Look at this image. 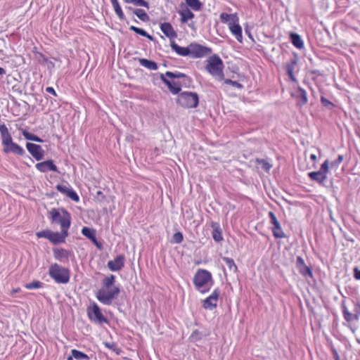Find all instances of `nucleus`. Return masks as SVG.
<instances>
[{"label": "nucleus", "instance_id": "obj_7", "mask_svg": "<svg viewBox=\"0 0 360 360\" xmlns=\"http://www.w3.org/2000/svg\"><path fill=\"white\" fill-rule=\"evenodd\" d=\"M86 314L92 323L99 325L108 323V319L102 314L99 306L94 301L87 307Z\"/></svg>", "mask_w": 360, "mask_h": 360}, {"label": "nucleus", "instance_id": "obj_35", "mask_svg": "<svg viewBox=\"0 0 360 360\" xmlns=\"http://www.w3.org/2000/svg\"><path fill=\"white\" fill-rule=\"evenodd\" d=\"M115 282V276L114 275H110V276L105 277L103 280V286L102 288H111L112 287H116L114 285Z\"/></svg>", "mask_w": 360, "mask_h": 360}, {"label": "nucleus", "instance_id": "obj_13", "mask_svg": "<svg viewBox=\"0 0 360 360\" xmlns=\"http://www.w3.org/2000/svg\"><path fill=\"white\" fill-rule=\"evenodd\" d=\"M160 77L162 82L167 86L169 91L174 95L179 94L182 86H184L181 81L169 80L165 77L164 74H160Z\"/></svg>", "mask_w": 360, "mask_h": 360}, {"label": "nucleus", "instance_id": "obj_57", "mask_svg": "<svg viewBox=\"0 0 360 360\" xmlns=\"http://www.w3.org/2000/svg\"><path fill=\"white\" fill-rule=\"evenodd\" d=\"M6 74V70L3 68H0V75Z\"/></svg>", "mask_w": 360, "mask_h": 360}, {"label": "nucleus", "instance_id": "obj_16", "mask_svg": "<svg viewBox=\"0 0 360 360\" xmlns=\"http://www.w3.org/2000/svg\"><path fill=\"white\" fill-rule=\"evenodd\" d=\"M124 266V256L122 255H117L114 259L108 262V267L112 271H118Z\"/></svg>", "mask_w": 360, "mask_h": 360}, {"label": "nucleus", "instance_id": "obj_41", "mask_svg": "<svg viewBox=\"0 0 360 360\" xmlns=\"http://www.w3.org/2000/svg\"><path fill=\"white\" fill-rule=\"evenodd\" d=\"M44 285V283L39 281H34L33 282L26 283L25 285V288L28 290H32V289H39L41 288Z\"/></svg>", "mask_w": 360, "mask_h": 360}, {"label": "nucleus", "instance_id": "obj_37", "mask_svg": "<svg viewBox=\"0 0 360 360\" xmlns=\"http://www.w3.org/2000/svg\"><path fill=\"white\" fill-rule=\"evenodd\" d=\"M272 232L276 238H283L285 237L280 224L273 226Z\"/></svg>", "mask_w": 360, "mask_h": 360}, {"label": "nucleus", "instance_id": "obj_45", "mask_svg": "<svg viewBox=\"0 0 360 360\" xmlns=\"http://www.w3.org/2000/svg\"><path fill=\"white\" fill-rule=\"evenodd\" d=\"M131 4L136 6H143L145 8H149V4L145 0H131Z\"/></svg>", "mask_w": 360, "mask_h": 360}, {"label": "nucleus", "instance_id": "obj_15", "mask_svg": "<svg viewBox=\"0 0 360 360\" xmlns=\"http://www.w3.org/2000/svg\"><path fill=\"white\" fill-rule=\"evenodd\" d=\"M26 148L30 155L37 160L39 161L42 160L44 157V150L41 148V146L32 143H27Z\"/></svg>", "mask_w": 360, "mask_h": 360}, {"label": "nucleus", "instance_id": "obj_26", "mask_svg": "<svg viewBox=\"0 0 360 360\" xmlns=\"http://www.w3.org/2000/svg\"><path fill=\"white\" fill-rule=\"evenodd\" d=\"M212 228L213 229L212 236L213 239L216 242H220L223 240L222 234H221V230L220 229L219 225L217 223H212L211 225Z\"/></svg>", "mask_w": 360, "mask_h": 360}, {"label": "nucleus", "instance_id": "obj_29", "mask_svg": "<svg viewBox=\"0 0 360 360\" xmlns=\"http://www.w3.org/2000/svg\"><path fill=\"white\" fill-rule=\"evenodd\" d=\"M81 233L92 242H96V231L94 229L84 226L82 228Z\"/></svg>", "mask_w": 360, "mask_h": 360}, {"label": "nucleus", "instance_id": "obj_23", "mask_svg": "<svg viewBox=\"0 0 360 360\" xmlns=\"http://www.w3.org/2000/svg\"><path fill=\"white\" fill-rule=\"evenodd\" d=\"M297 267L299 270V272L303 276H312L311 270L309 266H307L304 259L301 257H297L296 261Z\"/></svg>", "mask_w": 360, "mask_h": 360}, {"label": "nucleus", "instance_id": "obj_8", "mask_svg": "<svg viewBox=\"0 0 360 360\" xmlns=\"http://www.w3.org/2000/svg\"><path fill=\"white\" fill-rule=\"evenodd\" d=\"M176 103L184 108H194L198 105L199 98L195 92L184 91L178 95Z\"/></svg>", "mask_w": 360, "mask_h": 360}, {"label": "nucleus", "instance_id": "obj_4", "mask_svg": "<svg viewBox=\"0 0 360 360\" xmlns=\"http://www.w3.org/2000/svg\"><path fill=\"white\" fill-rule=\"evenodd\" d=\"M49 276L56 283L66 284L70 279V271L57 263H53L49 268Z\"/></svg>", "mask_w": 360, "mask_h": 360}, {"label": "nucleus", "instance_id": "obj_39", "mask_svg": "<svg viewBox=\"0 0 360 360\" xmlns=\"http://www.w3.org/2000/svg\"><path fill=\"white\" fill-rule=\"evenodd\" d=\"M71 354H72V356H74V358L77 360H82V359L89 360V357L88 356V355H86L84 352H80L75 349H73L71 350Z\"/></svg>", "mask_w": 360, "mask_h": 360}, {"label": "nucleus", "instance_id": "obj_56", "mask_svg": "<svg viewBox=\"0 0 360 360\" xmlns=\"http://www.w3.org/2000/svg\"><path fill=\"white\" fill-rule=\"evenodd\" d=\"M99 249L101 248V244L97 241V239L96 238V242H93Z\"/></svg>", "mask_w": 360, "mask_h": 360}, {"label": "nucleus", "instance_id": "obj_31", "mask_svg": "<svg viewBox=\"0 0 360 360\" xmlns=\"http://www.w3.org/2000/svg\"><path fill=\"white\" fill-rule=\"evenodd\" d=\"M297 98H299V103L300 105H304L307 103L308 98L306 91L302 87H299L297 91Z\"/></svg>", "mask_w": 360, "mask_h": 360}, {"label": "nucleus", "instance_id": "obj_55", "mask_svg": "<svg viewBox=\"0 0 360 360\" xmlns=\"http://www.w3.org/2000/svg\"><path fill=\"white\" fill-rule=\"evenodd\" d=\"M105 346L107 347V348H109V349H113L115 350V347H116L114 343H110V342H105Z\"/></svg>", "mask_w": 360, "mask_h": 360}, {"label": "nucleus", "instance_id": "obj_38", "mask_svg": "<svg viewBox=\"0 0 360 360\" xmlns=\"http://www.w3.org/2000/svg\"><path fill=\"white\" fill-rule=\"evenodd\" d=\"M188 6L191 7L193 10L198 11L202 8V3L200 0H185Z\"/></svg>", "mask_w": 360, "mask_h": 360}, {"label": "nucleus", "instance_id": "obj_52", "mask_svg": "<svg viewBox=\"0 0 360 360\" xmlns=\"http://www.w3.org/2000/svg\"><path fill=\"white\" fill-rule=\"evenodd\" d=\"M354 277L356 280H360V270L357 267L354 269Z\"/></svg>", "mask_w": 360, "mask_h": 360}, {"label": "nucleus", "instance_id": "obj_6", "mask_svg": "<svg viewBox=\"0 0 360 360\" xmlns=\"http://www.w3.org/2000/svg\"><path fill=\"white\" fill-rule=\"evenodd\" d=\"M224 64L220 57L216 54L210 56L207 60L205 70L213 77L222 78Z\"/></svg>", "mask_w": 360, "mask_h": 360}, {"label": "nucleus", "instance_id": "obj_30", "mask_svg": "<svg viewBox=\"0 0 360 360\" xmlns=\"http://www.w3.org/2000/svg\"><path fill=\"white\" fill-rule=\"evenodd\" d=\"M220 19L224 23H228V24L229 22H234V21L239 20L237 13L228 14L226 13H222L220 15Z\"/></svg>", "mask_w": 360, "mask_h": 360}, {"label": "nucleus", "instance_id": "obj_34", "mask_svg": "<svg viewBox=\"0 0 360 360\" xmlns=\"http://www.w3.org/2000/svg\"><path fill=\"white\" fill-rule=\"evenodd\" d=\"M22 134L24 136L25 139H27V140L32 141H35V142H38V143L44 142V141L41 138H39L37 136H36V135H34V134L27 131L25 129H22Z\"/></svg>", "mask_w": 360, "mask_h": 360}, {"label": "nucleus", "instance_id": "obj_27", "mask_svg": "<svg viewBox=\"0 0 360 360\" xmlns=\"http://www.w3.org/2000/svg\"><path fill=\"white\" fill-rule=\"evenodd\" d=\"M140 65L150 70H156L158 67L155 62L146 58H139Z\"/></svg>", "mask_w": 360, "mask_h": 360}, {"label": "nucleus", "instance_id": "obj_60", "mask_svg": "<svg viewBox=\"0 0 360 360\" xmlns=\"http://www.w3.org/2000/svg\"><path fill=\"white\" fill-rule=\"evenodd\" d=\"M19 291H20V288H17V289L13 290L12 292L13 293H16V292H18Z\"/></svg>", "mask_w": 360, "mask_h": 360}, {"label": "nucleus", "instance_id": "obj_61", "mask_svg": "<svg viewBox=\"0 0 360 360\" xmlns=\"http://www.w3.org/2000/svg\"><path fill=\"white\" fill-rule=\"evenodd\" d=\"M73 358L74 356H72V354L71 356H69L68 358H67V360H73Z\"/></svg>", "mask_w": 360, "mask_h": 360}, {"label": "nucleus", "instance_id": "obj_51", "mask_svg": "<svg viewBox=\"0 0 360 360\" xmlns=\"http://www.w3.org/2000/svg\"><path fill=\"white\" fill-rule=\"evenodd\" d=\"M183 239V234L181 232L175 233L173 236V240L176 243H181Z\"/></svg>", "mask_w": 360, "mask_h": 360}, {"label": "nucleus", "instance_id": "obj_2", "mask_svg": "<svg viewBox=\"0 0 360 360\" xmlns=\"http://www.w3.org/2000/svg\"><path fill=\"white\" fill-rule=\"evenodd\" d=\"M51 224H58L60 226V230L68 231L71 225V215L64 208H52L48 214Z\"/></svg>", "mask_w": 360, "mask_h": 360}, {"label": "nucleus", "instance_id": "obj_5", "mask_svg": "<svg viewBox=\"0 0 360 360\" xmlns=\"http://www.w3.org/2000/svg\"><path fill=\"white\" fill-rule=\"evenodd\" d=\"M120 290L119 287H112L111 288H101L96 294L97 300L105 305H110L113 300L117 299Z\"/></svg>", "mask_w": 360, "mask_h": 360}, {"label": "nucleus", "instance_id": "obj_40", "mask_svg": "<svg viewBox=\"0 0 360 360\" xmlns=\"http://www.w3.org/2000/svg\"><path fill=\"white\" fill-rule=\"evenodd\" d=\"M129 30L134 32L135 33L141 35V36H143V37H145L150 40L153 39V37L151 35H150L149 34H148L144 30L141 29V28H139V27H135V26H133L131 25L130 27H129Z\"/></svg>", "mask_w": 360, "mask_h": 360}, {"label": "nucleus", "instance_id": "obj_21", "mask_svg": "<svg viewBox=\"0 0 360 360\" xmlns=\"http://www.w3.org/2000/svg\"><path fill=\"white\" fill-rule=\"evenodd\" d=\"M297 64V58L296 57L291 58L285 64L286 72H287L290 79L292 82H297V79L295 78V77L294 75V70H295Z\"/></svg>", "mask_w": 360, "mask_h": 360}, {"label": "nucleus", "instance_id": "obj_11", "mask_svg": "<svg viewBox=\"0 0 360 360\" xmlns=\"http://www.w3.org/2000/svg\"><path fill=\"white\" fill-rule=\"evenodd\" d=\"M212 53V49L198 43L190 44V56L193 58L205 57Z\"/></svg>", "mask_w": 360, "mask_h": 360}, {"label": "nucleus", "instance_id": "obj_42", "mask_svg": "<svg viewBox=\"0 0 360 360\" xmlns=\"http://www.w3.org/2000/svg\"><path fill=\"white\" fill-rule=\"evenodd\" d=\"M51 231L50 230H43L41 231H38L36 233V236L38 238H44L49 240L51 236Z\"/></svg>", "mask_w": 360, "mask_h": 360}, {"label": "nucleus", "instance_id": "obj_12", "mask_svg": "<svg viewBox=\"0 0 360 360\" xmlns=\"http://www.w3.org/2000/svg\"><path fill=\"white\" fill-rule=\"evenodd\" d=\"M220 295V290L214 289L212 294L203 300L202 307L205 309L213 310L217 306V302Z\"/></svg>", "mask_w": 360, "mask_h": 360}, {"label": "nucleus", "instance_id": "obj_20", "mask_svg": "<svg viewBox=\"0 0 360 360\" xmlns=\"http://www.w3.org/2000/svg\"><path fill=\"white\" fill-rule=\"evenodd\" d=\"M229 28L231 32V34L235 36L236 39L239 41L242 42L243 35H242V28L238 23V21L229 22Z\"/></svg>", "mask_w": 360, "mask_h": 360}, {"label": "nucleus", "instance_id": "obj_43", "mask_svg": "<svg viewBox=\"0 0 360 360\" xmlns=\"http://www.w3.org/2000/svg\"><path fill=\"white\" fill-rule=\"evenodd\" d=\"M67 196L74 202H78L79 201V195L72 188H71L70 191H68Z\"/></svg>", "mask_w": 360, "mask_h": 360}, {"label": "nucleus", "instance_id": "obj_50", "mask_svg": "<svg viewBox=\"0 0 360 360\" xmlns=\"http://www.w3.org/2000/svg\"><path fill=\"white\" fill-rule=\"evenodd\" d=\"M269 219H270V223L273 226H275L276 224H280L279 221H278L275 214L273 212H269Z\"/></svg>", "mask_w": 360, "mask_h": 360}, {"label": "nucleus", "instance_id": "obj_62", "mask_svg": "<svg viewBox=\"0 0 360 360\" xmlns=\"http://www.w3.org/2000/svg\"><path fill=\"white\" fill-rule=\"evenodd\" d=\"M127 4H131V0H123Z\"/></svg>", "mask_w": 360, "mask_h": 360}, {"label": "nucleus", "instance_id": "obj_10", "mask_svg": "<svg viewBox=\"0 0 360 360\" xmlns=\"http://www.w3.org/2000/svg\"><path fill=\"white\" fill-rule=\"evenodd\" d=\"M329 170V161L328 160H325L319 171L316 172H311L308 174L309 177L319 184L324 186L325 182L328 179V172Z\"/></svg>", "mask_w": 360, "mask_h": 360}, {"label": "nucleus", "instance_id": "obj_24", "mask_svg": "<svg viewBox=\"0 0 360 360\" xmlns=\"http://www.w3.org/2000/svg\"><path fill=\"white\" fill-rule=\"evenodd\" d=\"M178 13L181 16V22L183 23H186L194 18V14L186 6H181Z\"/></svg>", "mask_w": 360, "mask_h": 360}, {"label": "nucleus", "instance_id": "obj_54", "mask_svg": "<svg viewBox=\"0 0 360 360\" xmlns=\"http://www.w3.org/2000/svg\"><path fill=\"white\" fill-rule=\"evenodd\" d=\"M44 62H46L47 63V65H48V68L49 69H52L54 68V64L53 62L49 60L46 58L44 57Z\"/></svg>", "mask_w": 360, "mask_h": 360}, {"label": "nucleus", "instance_id": "obj_25", "mask_svg": "<svg viewBox=\"0 0 360 360\" xmlns=\"http://www.w3.org/2000/svg\"><path fill=\"white\" fill-rule=\"evenodd\" d=\"M172 49L175 51L179 56H190V44L186 47H181L176 44L174 41H172L170 44Z\"/></svg>", "mask_w": 360, "mask_h": 360}, {"label": "nucleus", "instance_id": "obj_32", "mask_svg": "<svg viewBox=\"0 0 360 360\" xmlns=\"http://www.w3.org/2000/svg\"><path fill=\"white\" fill-rule=\"evenodd\" d=\"M110 1L112 5V7L114 8L115 13L117 14L118 18L122 20H124L125 18L124 14L121 8V6H120V4L118 3V1L117 0H110Z\"/></svg>", "mask_w": 360, "mask_h": 360}, {"label": "nucleus", "instance_id": "obj_9", "mask_svg": "<svg viewBox=\"0 0 360 360\" xmlns=\"http://www.w3.org/2000/svg\"><path fill=\"white\" fill-rule=\"evenodd\" d=\"M342 311L343 317L348 323L358 321L360 316V303L352 302V310L349 311V309L343 302L342 304Z\"/></svg>", "mask_w": 360, "mask_h": 360}, {"label": "nucleus", "instance_id": "obj_58", "mask_svg": "<svg viewBox=\"0 0 360 360\" xmlns=\"http://www.w3.org/2000/svg\"><path fill=\"white\" fill-rule=\"evenodd\" d=\"M310 158H311V160H314V161H315V160H316V158H316V155L315 154H311V155H310Z\"/></svg>", "mask_w": 360, "mask_h": 360}, {"label": "nucleus", "instance_id": "obj_33", "mask_svg": "<svg viewBox=\"0 0 360 360\" xmlns=\"http://www.w3.org/2000/svg\"><path fill=\"white\" fill-rule=\"evenodd\" d=\"M222 259L228 266L230 271L233 273H236L238 271V267L232 258L224 257Z\"/></svg>", "mask_w": 360, "mask_h": 360}, {"label": "nucleus", "instance_id": "obj_28", "mask_svg": "<svg viewBox=\"0 0 360 360\" xmlns=\"http://www.w3.org/2000/svg\"><path fill=\"white\" fill-rule=\"evenodd\" d=\"M290 40L294 46L297 49H302L304 47V42L301 38V37L297 33H291Z\"/></svg>", "mask_w": 360, "mask_h": 360}, {"label": "nucleus", "instance_id": "obj_36", "mask_svg": "<svg viewBox=\"0 0 360 360\" xmlns=\"http://www.w3.org/2000/svg\"><path fill=\"white\" fill-rule=\"evenodd\" d=\"M133 13L143 22H148L150 19L148 15L143 9L136 8V10H133Z\"/></svg>", "mask_w": 360, "mask_h": 360}, {"label": "nucleus", "instance_id": "obj_19", "mask_svg": "<svg viewBox=\"0 0 360 360\" xmlns=\"http://www.w3.org/2000/svg\"><path fill=\"white\" fill-rule=\"evenodd\" d=\"M54 258L61 262H67L69 260L70 252L64 248L53 249Z\"/></svg>", "mask_w": 360, "mask_h": 360}, {"label": "nucleus", "instance_id": "obj_14", "mask_svg": "<svg viewBox=\"0 0 360 360\" xmlns=\"http://www.w3.org/2000/svg\"><path fill=\"white\" fill-rule=\"evenodd\" d=\"M164 75L172 80L181 81L184 87L189 86L192 82L189 77L181 72L167 71Z\"/></svg>", "mask_w": 360, "mask_h": 360}, {"label": "nucleus", "instance_id": "obj_53", "mask_svg": "<svg viewBox=\"0 0 360 360\" xmlns=\"http://www.w3.org/2000/svg\"><path fill=\"white\" fill-rule=\"evenodd\" d=\"M46 91L53 95L54 96H57V94L55 89L51 86H48L46 88Z\"/></svg>", "mask_w": 360, "mask_h": 360}, {"label": "nucleus", "instance_id": "obj_17", "mask_svg": "<svg viewBox=\"0 0 360 360\" xmlns=\"http://www.w3.org/2000/svg\"><path fill=\"white\" fill-rule=\"evenodd\" d=\"M35 167L37 170L44 173L48 171L58 172V168L52 160L37 163Z\"/></svg>", "mask_w": 360, "mask_h": 360}, {"label": "nucleus", "instance_id": "obj_47", "mask_svg": "<svg viewBox=\"0 0 360 360\" xmlns=\"http://www.w3.org/2000/svg\"><path fill=\"white\" fill-rule=\"evenodd\" d=\"M71 188H70V186L60 185V184H58L56 186L57 191H58L60 193H61L63 194H65V195H67V194L68 193V191H70V190Z\"/></svg>", "mask_w": 360, "mask_h": 360}, {"label": "nucleus", "instance_id": "obj_1", "mask_svg": "<svg viewBox=\"0 0 360 360\" xmlns=\"http://www.w3.org/2000/svg\"><path fill=\"white\" fill-rule=\"evenodd\" d=\"M0 133L2 145L4 146V152L5 153H12L20 156H22L25 153V150L20 146L13 141L11 135L6 124H0Z\"/></svg>", "mask_w": 360, "mask_h": 360}, {"label": "nucleus", "instance_id": "obj_3", "mask_svg": "<svg viewBox=\"0 0 360 360\" xmlns=\"http://www.w3.org/2000/svg\"><path fill=\"white\" fill-rule=\"evenodd\" d=\"M193 284L199 292H208L213 285L211 273L205 269H198L193 277Z\"/></svg>", "mask_w": 360, "mask_h": 360}, {"label": "nucleus", "instance_id": "obj_22", "mask_svg": "<svg viewBox=\"0 0 360 360\" xmlns=\"http://www.w3.org/2000/svg\"><path fill=\"white\" fill-rule=\"evenodd\" d=\"M160 30L169 39H174L177 37L172 25L169 22H163L160 24Z\"/></svg>", "mask_w": 360, "mask_h": 360}, {"label": "nucleus", "instance_id": "obj_49", "mask_svg": "<svg viewBox=\"0 0 360 360\" xmlns=\"http://www.w3.org/2000/svg\"><path fill=\"white\" fill-rule=\"evenodd\" d=\"M321 102L324 107L328 109H331L333 107V103L323 96L321 98Z\"/></svg>", "mask_w": 360, "mask_h": 360}, {"label": "nucleus", "instance_id": "obj_48", "mask_svg": "<svg viewBox=\"0 0 360 360\" xmlns=\"http://www.w3.org/2000/svg\"><path fill=\"white\" fill-rule=\"evenodd\" d=\"M224 83L226 84H230L238 89H242L243 87V84H241L240 83L238 82L237 81H233L230 79H226L224 80Z\"/></svg>", "mask_w": 360, "mask_h": 360}, {"label": "nucleus", "instance_id": "obj_44", "mask_svg": "<svg viewBox=\"0 0 360 360\" xmlns=\"http://www.w3.org/2000/svg\"><path fill=\"white\" fill-rule=\"evenodd\" d=\"M344 157L342 155H338L337 159L334 161H332L329 165L331 168H337L339 165L343 161Z\"/></svg>", "mask_w": 360, "mask_h": 360}, {"label": "nucleus", "instance_id": "obj_59", "mask_svg": "<svg viewBox=\"0 0 360 360\" xmlns=\"http://www.w3.org/2000/svg\"><path fill=\"white\" fill-rule=\"evenodd\" d=\"M126 8L133 13V10H136V8H133L131 6H127Z\"/></svg>", "mask_w": 360, "mask_h": 360}, {"label": "nucleus", "instance_id": "obj_18", "mask_svg": "<svg viewBox=\"0 0 360 360\" xmlns=\"http://www.w3.org/2000/svg\"><path fill=\"white\" fill-rule=\"evenodd\" d=\"M68 236V231L60 230V233L51 231L49 241L55 245L62 243L65 242Z\"/></svg>", "mask_w": 360, "mask_h": 360}, {"label": "nucleus", "instance_id": "obj_46", "mask_svg": "<svg viewBox=\"0 0 360 360\" xmlns=\"http://www.w3.org/2000/svg\"><path fill=\"white\" fill-rule=\"evenodd\" d=\"M257 162H258V164L261 165V167L265 171H269L271 167V165H270L268 162H266L264 160L257 159Z\"/></svg>", "mask_w": 360, "mask_h": 360}]
</instances>
